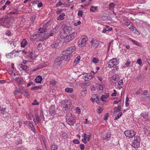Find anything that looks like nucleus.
I'll list each match as a JSON object with an SVG mask.
<instances>
[{
	"mask_svg": "<svg viewBox=\"0 0 150 150\" xmlns=\"http://www.w3.org/2000/svg\"><path fill=\"white\" fill-rule=\"evenodd\" d=\"M50 83L51 85L52 86H54L56 85L57 82L55 81L54 80H52L50 82Z\"/></svg>",
	"mask_w": 150,
	"mask_h": 150,
	"instance_id": "nucleus-50",
	"label": "nucleus"
},
{
	"mask_svg": "<svg viewBox=\"0 0 150 150\" xmlns=\"http://www.w3.org/2000/svg\"><path fill=\"white\" fill-rule=\"evenodd\" d=\"M9 42L13 48H14L16 46V43L15 42L10 41Z\"/></svg>",
	"mask_w": 150,
	"mask_h": 150,
	"instance_id": "nucleus-33",
	"label": "nucleus"
},
{
	"mask_svg": "<svg viewBox=\"0 0 150 150\" xmlns=\"http://www.w3.org/2000/svg\"><path fill=\"white\" fill-rule=\"evenodd\" d=\"M76 50V48L75 46H71L68 48L67 50L62 51L61 54L62 55L64 56L65 60L68 61L69 60L70 57L72 56V54H71Z\"/></svg>",
	"mask_w": 150,
	"mask_h": 150,
	"instance_id": "nucleus-1",
	"label": "nucleus"
},
{
	"mask_svg": "<svg viewBox=\"0 0 150 150\" xmlns=\"http://www.w3.org/2000/svg\"><path fill=\"white\" fill-rule=\"evenodd\" d=\"M59 42H55L52 44L51 45V47L52 48H56L58 46L59 44Z\"/></svg>",
	"mask_w": 150,
	"mask_h": 150,
	"instance_id": "nucleus-31",
	"label": "nucleus"
},
{
	"mask_svg": "<svg viewBox=\"0 0 150 150\" xmlns=\"http://www.w3.org/2000/svg\"><path fill=\"white\" fill-rule=\"evenodd\" d=\"M83 14V12L82 11L79 10L78 12V16L79 17H81L82 16Z\"/></svg>",
	"mask_w": 150,
	"mask_h": 150,
	"instance_id": "nucleus-45",
	"label": "nucleus"
},
{
	"mask_svg": "<svg viewBox=\"0 0 150 150\" xmlns=\"http://www.w3.org/2000/svg\"><path fill=\"white\" fill-rule=\"evenodd\" d=\"M65 14L64 13H62L60 14L59 16L57 18V20H63L64 18V16H65Z\"/></svg>",
	"mask_w": 150,
	"mask_h": 150,
	"instance_id": "nucleus-24",
	"label": "nucleus"
},
{
	"mask_svg": "<svg viewBox=\"0 0 150 150\" xmlns=\"http://www.w3.org/2000/svg\"><path fill=\"white\" fill-rule=\"evenodd\" d=\"M103 86L99 84L97 87V89L98 90H100V91H103Z\"/></svg>",
	"mask_w": 150,
	"mask_h": 150,
	"instance_id": "nucleus-35",
	"label": "nucleus"
},
{
	"mask_svg": "<svg viewBox=\"0 0 150 150\" xmlns=\"http://www.w3.org/2000/svg\"><path fill=\"white\" fill-rule=\"evenodd\" d=\"M24 147L22 146H21L19 147L18 148H16L15 150H24Z\"/></svg>",
	"mask_w": 150,
	"mask_h": 150,
	"instance_id": "nucleus-63",
	"label": "nucleus"
},
{
	"mask_svg": "<svg viewBox=\"0 0 150 150\" xmlns=\"http://www.w3.org/2000/svg\"><path fill=\"white\" fill-rule=\"evenodd\" d=\"M19 92L18 90L16 89L14 90V95H17Z\"/></svg>",
	"mask_w": 150,
	"mask_h": 150,
	"instance_id": "nucleus-59",
	"label": "nucleus"
},
{
	"mask_svg": "<svg viewBox=\"0 0 150 150\" xmlns=\"http://www.w3.org/2000/svg\"><path fill=\"white\" fill-rule=\"evenodd\" d=\"M124 133L127 137L129 138L134 137L136 135V132L132 129L126 130L124 132Z\"/></svg>",
	"mask_w": 150,
	"mask_h": 150,
	"instance_id": "nucleus-5",
	"label": "nucleus"
},
{
	"mask_svg": "<svg viewBox=\"0 0 150 150\" xmlns=\"http://www.w3.org/2000/svg\"><path fill=\"white\" fill-rule=\"evenodd\" d=\"M32 104L33 105H38V103L37 102V100H34V102L32 103Z\"/></svg>",
	"mask_w": 150,
	"mask_h": 150,
	"instance_id": "nucleus-62",
	"label": "nucleus"
},
{
	"mask_svg": "<svg viewBox=\"0 0 150 150\" xmlns=\"http://www.w3.org/2000/svg\"><path fill=\"white\" fill-rule=\"evenodd\" d=\"M77 35L76 33H74L70 35H68L65 38V41L66 42H68L71 40H72Z\"/></svg>",
	"mask_w": 150,
	"mask_h": 150,
	"instance_id": "nucleus-10",
	"label": "nucleus"
},
{
	"mask_svg": "<svg viewBox=\"0 0 150 150\" xmlns=\"http://www.w3.org/2000/svg\"><path fill=\"white\" fill-rule=\"evenodd\" d=\"M80 59V56H77L74 60V63L77 64L78 63Z\"/></svg>",
	"mask_w": 150,
	"mask_h": 150,
	"instance_id": "nucleus-37",
	"label": "nucleus"
},
{
	"mask_svg": "<svg viewBox=\"0 0 150 150\" xmlns=\"http://www.w3.org/2000/svg\"><path fill=\"white\" fill-rule=\"evenodd\" d=\"M28 127L29 129L31 128L32 127H33V125L32 123H31V122L30 121L28 123Z\"/></svg>",
	"mask_w": 150,
	"mask_h": 150,
	"instance_id": "nucleus-46",
	"label": "nucleus"
},
{
	"mask_svg": "<svg viewBox=\"0 0 150 150\" xmlns=\"http://www.w3.org/2000/svg\"><path fill=\"white\" fill-rule=\"evenodd\" d=\"M122 115V113L120 112L119 113V114L115 117V119L117 120Z\"/></svg>",
	"mask_w": 150,
	"mask_h": 150,
	"instance_id": "nucleus-49",
	"label": "nucleus"
},
{
	"mask_svg": "<svg viewBox=\"0 0 150 150\" xmlns=\"http://www.w3.org/2000/svg\"><path fill=\"white\" fill-rule=\"evenodd\" d=\"M129 29L133 31H134L136 30V28L134 27H133V26H131L129 28Z\"/></svg>",
	"mask_w": 150,
	"mask_h": 150,
	"instance_id": "nucleus-55",
	"label": "nucleus"
},
{
	"mask_svg": "<svg viewBox=\"0 0 150 150\" xmlns=\"http://www.w3.org/2000/svg\"><path fill=\"white\" fill-rule=\"evenodd\" d=\"M109 96L108 93H106L105 95H103L100 98V100L103 101H105V100L108 98Z\"/></svg>",
	"mask_w": 150,
	"mask_h": 150,
	"instance_id": "nucleus-19",
	"label": "nucleus"
},
{
	"mask_svg": "<svg viewBox=\"0 0 150 150\" xmlns=\"http://www.w3.org/2000/svg\"><path fill=\"white\" fill-rule=\"evenodd\" d=\"M92 62L95 64L97 63L98 62L99 60L96 57H94L92 59Z\"/></svg>",
	"mask_w": 150,
	"mask_h": 150,
	"instance_id": "nucleus-41",
	"label": "nucleus"
},
{
	"mask_svg": "<svg viewBox=\"0 0 150 150\" xmlns=\"http://www.w3.org/2000/svg\"><path fill=\"white\" fill-rule=\"evenodd\" d=\"M69 35V34L64 32L62 30H61L60 33V37L62 39H65L68 35Z\"/></svg>",
	"mask_w": 150,
	"mask_h": 150,
	"instance_id": "nucleus-15",
	"label": "nucleus"
},
{
	"mask_svg": "<svg viewBox=\"0 0 150 150\" xmlns=\"http://www.w3.org/2000/svg\"><path fill=\"white\" fill-rule=\"evenodd\" d=\"M91 85V83L89 82L84 83L82 84V85L85 86H88Z\"/></svg>",
	"mask_w": 150,
	"mask_h": 150,
	"instance_id": "nucleus-51",
	"label": "nucleus"
},
{
	"mask_svg": "<svg viewBox=\"0 0 150 150\" xmlns=\"http://www.w3.org/2000/svg\"><path fill=\"white\" fill-rule=\"evenodd\" d=\"M41 88V87L40 86H34L31 88V89L33 90H37L39 89H40Z\"/></svg>",
	"mask_w": 150,
	"mask_h": 150,
	"instance_id": "nucleus-38",
	"label": "nucleus"
},
{
	"mask_svg": "<svg viewBox=\"0 0 150 150\" xmlns=\"http://www.w3.org/2000/svg\"><path fill=\"white\" fill-rule=\"evenodd\" d=\"M46 28H40L39 29V31L40 32V34H41L42 33H44L45 30L46 29Z\"/></svg>",
	"mask_w": 150,
	"mask_h": 150,
	"instance_id": "nucleus-36",
	"label": "nucleus"
},
{
	"mask_svg": "<svg viewBox=\"0 0 150 150\" xmlns=\"http://www.w3.org/2000/svg\"><path fill=\"white\" fill-rule=\"evenodd\" d=\"M28 44V42L25 39H23L21 43V47H25Z\"/></svg>",
	"mask_w": 150,
	"mask_h": 150,
	"instance_id": "nucleus-18",
	"label": "nucleus"
},
{
	"mask_svg": "<svg viewBox=\"0 0 150 150\" xmlns=\"http://www.w3.org/2000/svg\"><path fill=\"white\" fill-rule=\"evenodd\" d=\"M60 59L59 58V57L56 58L55 60V63H58L60 62L61 61V59Z\"/></svg>",
	"mask_w": 150,
	"mask_h": 150,
	"instance_id": "nucleus-61",
	"label": "nucleus"
},
{
	"mask_svg": "<svg viewBox=\"0 0 150 150\" xmlns=\"http://www.w3.org/2000/svg\"><path fill=\"white\" fill-rule=\"evenodd\" d=\"M57 146L55 144H52L51 146V150H57Z\"/></svg>",
	"mask_w": 150,
	"mask_h": 150,
	"instance_id": "nucleus-29",
	"label": "nucleus"
},
{
	"mask_svg": "<svg viewBox=\"0 0 150 150\" xmlns=\"http://www.w3.org/2000/svg\"><path fill=\"white\" fill-rule=\"evenodd\" d=\"M136 63L139 64L141 65L142 64V60L140 59H138Z\"/></svg>",
	"mask_w": 150,
	"mask_h": 150,
	"instance_id": "nucleus-53",
	"label": "nucleus"
},
{
	"mask_svg": "<svg viewBox=\"0 0 150 150\" xmlns=\"http://www.w3.org/2000/svg\"><path fill=\"white\" fill-rule=\"evenodd\" d=\"M108 67L110 68L115 67L118 64L117 60L116 58H113L110 60L108 63Z\"/></svg>",
	"mask_w": 150,
	"mask_h": 150,
	"instance_id": "nucleus-7",
	"label": "nucleus"
},
{
	"mask_svg": "<svg viewBox=\"0 0 150 150\" xmlns=\"http://www.w3.org/2000/svg\"><path fill=\"white\" fill-rule=\"evenodd\" d=\"M129 98L128 97H127L125 100V106L126 107H128L129 105Z\"/></svg>",
	"mask_w": 150,
	"mask_h": 150,
	"instance_id": "nucleus-42",
	"label": "nucleus"
},
{
	"mask_svg": "<svg viewBox=\"0 0 150 150\" xmlns=\"http://www.w3.org/2000/svg\"><path fill=\"white\" fill-rule=\"evenodd\" d=\"M143 100L144 101H146L147 102H149L150 103V96H146L144 97L143 98Z\"/></svg>",
	"mask_w": 150,
	"mask_h": 150,
	"instance_id": "nucleus-30",
	"label": "nucleus"
},
{
	"mask_svg": "<svg viewBox=\"0 0 150 150\" xmlns=\"http://www.w3.org/2000/svg\"><path fill=\"white\" fill-rule=\"evenodd\" d=\"M3 110L2 112H1V113L3 115V116L5 118H6L8 117L9 116V114L8 112H6L5 110Z\"/></svg>",
	"mask_w": 150,
	"mask_h": 150,
	"instance_id": "nucleus-23",
	"label": "nucleus"
},
{
	"mask_svg": "<svg viewBox=\"0 0 150 150\" xmlns=\"http://www.w3.org/2000/svg\"><path fill=\"white\" fill-rule=\"evenodd\" d=\"M24 93H25V95L26 97H28L29 95V92L28 91L25 90Z\"/></svg>",
	"mask_w": 150,
	"mask_h": 150,
	"instance_id": "nucleus-52",
	"label": "nucleus"
},
{
	"mask_svg": "<svg viewBox=\"0 0 150 150\" xmlns=\"http://www.w3.org/2000/svg\"><path fill=\"white\" fill-rule=\"evenodd\" d=\"M120 110L121 106L120 105L118 106L117 108L116 107L114 108V111L116 112H119L120 111Z\"/></svg>",
	"mask_w": 150,
	"mask_h": 150,
	"instance_id": "nucleus-32",
	"label": "nucleus"
},
{
	"mask_svg": "<svg viewBox=\"0 0 150 150\" xmlns=\"http://www.w3.org/2000/svg\"><path fill=\"white\" fill-rule=\"evenodd\" d=\"M71 29V28L70 27H69L68 26H66L62 29V30L69 34V33Z\"/></svg>",
	"mask_w": 150,
	"mask_h": 150,
	"instance_id": "nucleus-21",
	"label": "nucleus"
},
{
	"mask_svg": "<svg viewBox=\"0 0 150 150\" xmlns=\"http://www.w3.org/2000/svg\"><path fill=\"white\" fill-rule=\"evenodd\" d=\"M109 114L108 113H106L105 115V117L104 119L105 120H107L109 117Z\"/></svg>",
	"mask_w": 150,
	"mask_h": 150,
	"instance_id": "nucleus-56",
	"label": "nucleus"
},
{
	"mask_svg": "<svg viewBox=\"0 0 150 150\" xmlns=\"http://www.w3.org/2000/svg\"><path fill=\"white\" fill-rule=\"evenodd\" d=\"M63 4H64L61 2V1H59L57 3L56 6L57 7Z\"/></svg>",
	"mask_w": 150,
	"mask_h": 150,
	"instance_id": "nucleus-47",
	"label": "nucleus"
},
{
	"mask_svg": "<svg viewBox=\"0 0 150 150\" xmlns=\"http://www.w3.org/2000/svg\"><path fill=\"white\" fill-rule=\"evenodd\" d=\"M129 40L130 41H132L134 45L139 46H141L142 45L141 43L131 38H129Z\"/></svg>",
	"mask_w": 150,
	"mask_h": 150,
	"instance_id": "nucleus-22",
	"label": "nucleus"
},
{
	"mask_svg": "<svg viewBox=\"0 0 150 150\" xmlns=\"http://www.w3.org/2000/svg\"><path fill=\"white\" fill-rule=\"evenodd\" d=\"M88 39L87 36L86 35L82 36L81 38V40L79 41L78 44L79 47H83L86 45V42L87 41Z\"/></svg>",
	"mask_w": 150,
	"mask_h": 150,
	"instance_id": "nucleus-6",
	"label": "nucleus"
},
{
	"mask_svg": "<svg viewBox=\"0 0 150 150\" xmlns=\"http://www.w3.org/2000/svg\"><path fill=\"white\" fill-rule=\"evenodd\" d=\"M35 115L36 119V121H35V118H33V120L35 122V125H37V124L38 123L40 122L41 120L40 119V118L38 117V115L37 114H35Z\"/></svg>",
	"mask_w": 150,
	"mask_h": 150,
	"instance_id": "nucleus-17",
	"label": "nucleus"
},
{
	"mask_svg": "<svg viewBox=\"0 0 150 150\" xmlns=\"http://www.w3.org/2000/svg\"><path fill=\"white\" fill-rule=\"evenodd\" d=\"M98 6H91L90 8V11L93 12H94L98 9Z\"/></svg>",
	"mask_w": 150,
	"mask_h": 150,
	"instance_id": "nucleus-26",
	"label": "nucleus"
},
{
	"mask_svg": "<svg viewBox=\"0 0 150 150\" xmlns=\"http://www.w3.org/2000/svg\"><path fill=\"white\" fill-rule=\"evenodd\" d=\"M111 134L110 132H107L104 137L103 139L106 141H109L111 137Z\"/></svg>",
	"mask_w": 150,
	"mask_h": 150,
	"instance_id": "nucleus-16",
	"label": "nucleus"
},
{
	"mask_svg": "<svg viewBox=\"0 0 150 150\" xmlns=\"http://www.w3.org/2000/svg\"><path fill=\"white\" fill-rule=\"evenodd\" d=\"M92 78L91 74L90 73H84L83 74V79L85 81H88L91 80Z\"/></svg>",
	"mask_w": 150,
	"mask_h": 150,
	"instance_id": "nucleus-11",
	"label": "nucleus"
},
{
	"mask_svg": "<svg viewBox=\"0 0 150 150\" xmlns=\"http://www.w3.org/2000/svg\"><path fill=\"white\" fill-rule=\"evenodd\" d=\"M49 37L48 34L44 33L41 36L42 39H39L40 41H43L44 40L46 39Z\"/></svg>",
	"mask_w": 150,
	"mask_h": 150,
	"instance_id": "nucleus-14",
	"label": "nucleus"
},
{
	"mask_svg": "<svg viewBox=\"0 0 150 150\" xmlns=\"http://www.w3.org/2000/svg\"><path fill=\"white\" fill-rule=\"evenodd\" d=\"M21 67L23 70H25L28 68V67L27 66H25L22 64H20Z\"/></svg>",
	"mask_w": 150,
	"mask_h": 150,
	"instance_id": "nucleus-39",
	"label": "nucleus"
},
{
	"mask_svg": "<svg viewBox=\"0 0 150 150\" xmlns=\"http://www.w3.org/2000/svg\"><path fill=\"white\" fill-rule=\"evenodd\" d=\"M99 42L97 40L93 39L90 42L89 49L93 50L95 49L98 45Z\"/></svg>",
	"mask_w": 150,
	"mask_h": 150,
	"instance_id": "nucleus-9",
	"label": "nucleus"
},
{
	"mask_svg": "<svg viewBox=\"0 0 150 150\" xmlns=\"http://www.w3.org/2000/svg\"><path fill=\"white\" fill-rule=\"evenodd\" d=\"M123 84V81L122 79L120 80L118 82V84L120 86L122 85Z\"/></svg>",
	"mask_w": 150,
	"mask_h": 150,
	"instance_id": "nucleus-54",
	"label": "nucleus"
},
{
	"mask_svg": "<svg viewBox=\"0 0 150 150\" xmlns=\"http://www.w3.org/2000/svg\"><path fill=\"white\" fill-rule=\"evenodd\" d=\"M66 121L69 125L71 126H74V124L76 122L74 115L71 114H69L66 117Z\"/></svg>",
	"mask_w": 150,
	"mask_h": 150,
	"instance_id": "nucleus-4",
	"label": "nucleus"
},
{
	"mask_svg": "<svg viewBox=\"0 0 150 150\" xmlns=\"http://www.w3.org/2000/svg\"><path fill=\"white\" fill-rule=\"evenodd\" d=\"M35 81L37 83H41L42 80V78L41 76H38L35 79Z\"/></svg>",
	"mask_w": 150,
	"mask_h": 150,
	"instance_id": "nucleus-20",
	"label": "nucleus"
},
{
	"mask_svg": "<svg viewBox=\"0 0 150 150\" xmlns=\"http://www.w3.org/2000/svg\"><path fill=\"white\" fill-rule=\"evenodd\" d=\"M85 146L83 144H81L80 145V148L81 150H84Z\"/></svg>",
	"mask_w": 150,
	"mask_h": 150,
	"instance_id": "nucleus-57",
	"label": "nucleus"
},
{
	"mask_svg": "<svg viewBox=\"0 0 150 150\" xmlns=\"http://www.w3.org/2000/svg\"><path fill=\"white\" fill-rule=\"evenodd\" d=\"M16 52H18L15 49H14L10 53H9L8 55H9L10 54H13L14 53Z\"/></svg>",
	"mask_w": 150,
	"mask_h": 150,
	"instance_id": "nucleus-58",
	"label": "nucleus"
},
{
	"mask_svg": "<svg viewBox=\"0 0 150 150\" xmlns=\"http://www.w3.org/2000/svg\"><path fill=\"white\" fill-rule=\"evenodd\" d=\"M6 34L8 36H10L11 35V33L9 31H7Z\"/></svg>",
	"mask_w": 150,
	"mask_h": 150,
	"instance_id": "nucleus-64",
	"label": "nucleus"
},
{
	"mask_svg": "<svg viewBox=\"0 0 150 150\" xmlns=\"http://www.w3.org/2000/svg\"><path fill=\"white\" fill-rule=\"evenodd\" d=\"M39 33H36L34 34L31 35L30 39L32 41L36 39L37 38L39 37L40 36V34H39Z\"/></svg>",
	"mask_w": 150,
	"mask_h": 150,
	"instance_id": "nucleus-13",
	"label": "nucleus"
},
{
	"mask_svg": "<svg viewBox=\"0 0 150 150\" xmlns=\"http://www.w3.org/2000/svg\"><path fill=\"white\" fill-rule=\"evenodd\" d=\"M18 90L19 92L22 93H24V91L25 90H24V88L23 87H21Z\"/></svg>",
	"mask_w": 150,
	"mask_h": 150,
	"instance_id": "nucleus-43",
	"label": "nucleus"
},
{
	"mask_svg": "<svg viewBox=\"0 0 150 150\" xmlns=\"http://www.w3.org/2000/svg\"><path fill=\"white\" fill-rule=\"evenodd\" d=\"M87 93V90L86 89L83 90L81 92V95L83 96H86Z\"/></svg>",
	"mask_w": 150,
	"mask_h": 150,
	"instance_id": "nucleus-34",
	"label": "nucleus"
},
{
	"mask_svg": "<svg viewBox=\"0 0 150 150\" xmlns=\"http://www.w3.org/2000/svg\"><path fill=\"white\" fill-rule=\"evenodd\" d=\"M55 107L54 105L51 106L49 109V112L50 114L52 116H54L55 115L56 112L55 111Z\"/></svg>",
	"mask_w": 150,
	"mask_h": 150,
	"instance_id": "nucleus-12",
	"label": "nucleus"
},
{
	"mask_svg": "<svg viewBox=\"0 0 150 150\" xmlns=\"http://www.w3.org/2000/svg\"><path fill=\"white\" fill-rule=\"evenodd\" d=\"M140 142L141 139L139 137L138 135L135 136L132 142V146L134 148H139L140 146Z\"/></svg>",
	"mask_w": 150,
	"mask_h": 150,
	"instance_id": "nucleus-3",
	"label": "nucleus"
},
{
	"mask_svg": "<svg viewBox=\"0 0 150 150\" xmlns=\"http://www.w3.org/2000/svg\"><path fill=\"white\" fill-rule=\"evenodd\" d=\"M76 112L78 113H80L81 111L80 109V108L79 107H77L76 108Z\"/></svg>",
	"mask_w": 150,
	"mask_h": 150,
	"instance_id": "nucleus-60",
	"label": "nucleus"
},
{
	"mask_svg": "<svg viewBox=\"0 0 150 150\" xmlns=\"http://www.w3.org/2000/svg\"><path fill=\"white\" fill-rule=\"evenodd\" d=\"M61 103L63 105V108L66 110L71 109V103L69 102L68 100H63L61 101Z\"/></svg>",
	"mask_w": 150,
	"mask_h": 150,
	"instance_id": "nucleus-8",
	"label": "nucleus"
},
{
	"mask_svg": "<svg viewBox=\"0 0 150 150\" xmlns=\"http://www.w3.org/2000/svg\"><path fill=\"white\" fill-rule=\"evenodd\" d=\"M115 4L113 3H111L109 4L110 8L112 9H113L115 6Z\"/></svg>",
	"mask_w": 150,
	"mask_h": 150,
	"instance_id": "nucleus-40",
	"label": "nucleus"
},
{
	"mask_svg": "<svg viewBox=\"0 0 150 150\" xmlns=\"http://www.w3.org/2000/svg\"><path fill=\"white\" fill-rule=\"evenodd\" d=\"M65 91L68 93H71L74 91V89L71 88H67L65 89Z\"/></svg>",
	"mask_w": 150,
	"mask_h": 150,
	"instance_id": "nucleus-28",
	"label": "nucleus"
},
{
	"mask_svg": "<svg viewBox=\"0 0 150 150\" xmlns=\"http://www.w3.org/2000/svg\"><path fill=\"white\" fill-rule=\"evenodd\" d=\"M10 20V19L8 18H0V24L4 27L9 28L11 25Z\"/></svg>",
	"mask_w": 150,
	"mask_h": 150,
	"instance_id": "nucleus-2",
	"label": "nucleus"
},
{
	"mask_svg": "<svg viewBox=\"0 0 150 150\" xmlns=\"http://www.w3.org/2000/svg\"><path fill=\"white\" fill-rule=\"evenodd\" d=\"M119 77L118 75H114L112 77V80L115 81V83H116L115 81H117V80H118Z\"/></svg>",
	"mask_w": 150,
	"mask_h": 150,
	"instance_id": "nucleus-27",
	"label": "nucleus"
},
{
	"mask_svg": "<svg viewBox=\"0 0 150 150\" xmlns=\"http://www.w3.org/2000/svg\"><path fill=\"white\" fill-rule=\"evenodd\" d=\"M141 115L142 117H143V118H146V117L148 116L147 113H143L141 114Z\"/></svg>",
	"mask_w": 150,
	"mask_h": 150,
	"instance_id": "nucleus-44",
	"label": "nucleus"
},
{
	"mask_svg": "<svg viewBox=\"0 0 150 150\" xmlns=\"http://www.w3.org/2000/svg\"><path fill=\"white\" fill-rule=\"evenodd\" d=\"M74 143L76 144H79L80 142L78 139H74L73 141Z\"/></svg>",
	"mask_w": 150,
	"mask_h": 150,
	"instance_id": "nucleus-48",
	"label": "nucleus"
},
{
	"mask_svg": "<svg viewBox=\"0 0 150 150\" xmlns=\"http://www.w3.org/2000/svg\"><path fill=\"white\" fill-rule=\"evenodd\" d=\"M15 81L17 82L18 84H21L22 83V82L21 78L19 77H16L14 79Z\"/></svg>",
	"mask_w": 150,
	"mask_h": 150,
	"instance_id": "nucleus-25",
	"label": "nucleus"
}]
</instances>
